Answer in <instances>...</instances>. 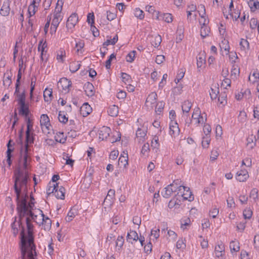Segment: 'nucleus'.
I'll use <instances>...</instances> for the list:
<instances>
[{"mask_svg":"<svg viewBox=\"0 0 259 259\" xmlns=\"http://www.w3.org/2000/svg\"><path fill=\"white\" fill-rule=\"evenodd\" d=\"M78 21L77 15L76 13L72 14L68 18L66 23V27L68 29H72L74 27Z\"/></svg>","mask_w":259,"mask_h":259,"instance_id":"nucleus-5","label":"nucleus"},{"mask_svg":"<svg viewBox=\"0 0 259 259\" xmlns=\"http://www.w3.org/2000/svg\"><path fill=\"white\" fill-rule=\"evenodd\" d=\"M157 19H162L163 21L167 23L171 22L172 21V17L171 14L169 13L162 14L159 12L158 13V16Z\"/></svg>","mask_w":259,"mask_h":259,"instance_id":"nucleus-18","label":"nucleus"},{"mask_svg":"<svg viewBox=\"0 0 259 259\" xmlns=\"http://www.w3.org/2000/svg\"><path fill=\"white\" fill-rule=\"evenodd\" d=\"M33 221L29 217L26 218V224L27 229V236L25 232L24 227L22 225L20 226V248L22 254V259L24 258L25 255L28 250V257L29 259H35L36 256L35 246L34 244V237L33 236V225L31 222Z\"/></svg>","mask_w":259,"mask_h":259,"instance_id":"nucleus-2","label":"nucleus"},{"mask_svg":"<svg viewBox=\"0 0 259 259\" xmlns=\"http://www.w3.org/2000/svg\"><path fill=\"white\" fill-rule=\"evenodd\" d=\"M192 104L189 101H184L182 105V109L183 112L188 113L191 108Z\"/></svg>","mask_w":259,"mask_h":259,"instance_id":"nucleus-32","label":"nucleus"},{"mask_svg":"<svg viewBox=\"0 0 259 259\" xmlns=\"http://www.w3.org/2000/svg\"><path fill=\"white\" fill-rule=\"evenodd\" d=\"M205 60L202 57H199L197 58V68H201L202 65L205 63Z\"/></svg>","mask_w":259,"mask_h":259,"instance_id":"nucleus-62","label":"nucleus"},{"mask_svg":"<svg viewBox=\"0 0 259 259\" xmlns=\"http://www.w3.org/2000/svg\"><path fill=\"white\" fill-rule=\"evenodd\" d=\"M206 22V19H204V22H203L201 24L202 26L200 29V35L202 38H204L208 36L209 33L210 32V28L206 25L207 23Z\"/></svg>","mask_w":259,"mask_h":259,"instance_id":"nucleus-10","label":"nucleus"},{"mask_svg":"<svg viewBox=\"0 0 259 259\" xmlns=\"http://www.w3.org/2000/svg\"><path fill=\"white\" fill-rule=\"evenodd\" d=\"M121 77L122 78V81L126 84H130L132 81L131 76L126 73L121 72Z\"/></svg>","mask_w":259,"mask_h":259,"instance_id":"nucleus-35","label":"nucleus"},{"mask_svg":"<svg viewBox=\"0 0 259 259\" xmlns=\"http://www.w3.org/2000/svg\"><path fill=\"white\" fill-rule=\"evenodd\" d=\"M183 184V183L181 180L177 179L175 180L170 185H171L174 189H176V191H178L181 192V190H183V187H185Z\"/></svg>","mask_w":259,"mask_h":259,"instance_id":"nucleus-15","label":"nucleus"},{"mask_svg":"<svg viewBox=\"0 0 259 259\" xmlns=\"http://www.w3.org/2000/svg\"><path fill=\"white\" fill-rule=\"evenodd\" d=\"M225 251V246L223 244L221 243L217 245L215 247V253L216 256L219 257L222 256L223 253Z\"/></svg>","mask_w":259,"mask_h":259,"instance_id":"nucleus-27","label":"nucleus"},{"mask_svg":"<svg viewBox=\"0 0 259 259\" xmlns=\"http://www.w3.org/2000/svg\"><path fill=\"white\" fill-rule=\"evenodd\" d=\"M115 195V191L113 189H110L107 193V195L106 196L104 202L107 201V200L110 201L111 202L112 200L113 199Z\"/></svg>","mask_w":259,"mask_h":259,"instance_id":"nucleus-38","label":"nucleus"},{"mask_svg":"<svg viewBox=\"0 0 259 259\" xmlns=\"http://www.w3.org/2000/svg\"><path fill=\"white\" fill-rule=\"evenodd\" d=\"M124 238L122 236H119L116 241V246L119 247V249L121 248L124 243Z\"/></svg>","mask_w":259,"mask_h":259,"instance_id":"nucleus-48","label":"nucleus"},{"mask_svg":"<svg viewBox=\"0 0 259 259\" xmlns=\"http://www.w3.org/2000/svg\"><path fill=\"white\" fill-rule=\"evenodd\" d=\"M25 121L27 124L26 130H32V122L29 116L25 117Z\"/></svg>","mask_w":259,"mask_h":259,"instance_id":"nucleus-53","label":"nucleus"},{"mask_svg":"<svg viewBox=\"0 0 259 259\" xmlns=\"http://www.w3.org/2000/svg\"><path fill=\"white\" fill-rule=\"evenodd\" d=\"M116 58V55L113 53L109 57L108 59L105 62V67L106 69H109L111 67V61L113 59Z\"/></svg>","mask_w":259,"mask_h":259,"instance_id":"nucleus-45","label":"nucleus"},{"mask_svg":"<svg viewBox=\"0 0 259 259\" xmlns=\"http://www.w3.org/2000/svg\"><path fill=\"white\" fill-rule=\"evenodd\" d=\"M19 114L24 116V117L29 116L30 111L28 104L25 103L23 104L19 105Z\"/></svg>","mask_w":259,"mask_h":259,"instance_id":"nucleus-13","label":"nucleus"},{"mask_svg":"<svg viewBox=\"0 0 259 259\" xmlns=\"http://www.w3.org/2000/svg\"><path fill=\"white\" fill-rule=\"evenodd\" d=\"M92 108L88 103H84L80 108V113L83 116L86 117L90 114Z\"/></svg>","mask_w":259,"mask_h":259,"instance_id":"nucleus-8","label":"nucleus"},{"mask_svg":"<svg viewBox=\"0 0 259 259\" xmlns=\"http://www.w3.org/2000/svg\"><path fill=\"white\" fill-rule=\"evenodd\" d=\"M250 197L252 198L255 202L258 200V190L257 189L253 188L251 190Z\"/></svg>","mask_w":259,"mask_h":259,"instance_id":"nucleus-44","label":"nucleus"},{"mask_svg":"<svg viewBox=\"0 0 259 259\" xmlns=\"http://www.w3.org/2000/svg\"><path fill=\"white\" fill-rule=\"evenodd\" d=\"M138 240V235L136 231L130 230L126 236L127 242L133 243V241H137Z\"/></svg>","mask_w":259,"mask_h":259,"instance_id":"nucleus-14","label":"nucleus"},{"mask_svg":"<svg viewBox=\"0 0 259 259\" xmlns=\"http://www.w3.org/2000/svg\"><path fill=\"white\" fill-rule=\"evenodd\" d=\"M44 98L46 102H50L53 98L52 89H46L44 92Z\"/></svg>","mask_w":259,"mask_h":259,"instance_id":"nucleus-24","label":"nucleus"},{"mask_svg":"<svg viewBox=\"0 0 259 259\" xmlns=\"http://www.w3.org/2000/svg\"><path fill=\"white\" fill-rule=\"evenodd\" d=\"M219 93V91L218 90V89H211V91L209 93V95L210 96V98L212 100L215 99L218 97V94Z\"/></svg>","mask_w":259,"mask_h":259,"instance_id":"nucleus-51","label":"nucleus"},{"mask_svg":"<svg viewBox=\"0 0 259 259\" xmlns=\"http://www.w3.org/2000/svg\"><path fill=\"white\" fill-rule=\"evenodd\" d=\"M253 241L254 247L256 250H259V234L254 236Z\"/></svg>","mask_w":259,"mask_h":259,"instance_id":"nucleus-63","label":"nucleus"},{"mask_svg":"<svg viewBox=\"0 0 259 259\" xmlns=\"http://www.w3.org/2000/svg\"><path fill=\"white\" fill-rule=\"evenodd\" d=\"M136 53V51H132L130 53H128L126 57V61L130 63L133 62L134 60Z\"/></svg>","mask_w":259,"mask_h":259,"instance_id":"nucleus-43","label":"nucleus"},{"mask_svg":"<svg viewBox=\"0 0 259 259\" xmlns=\"http://www.w3.org/2000/svg\"><path fill=\"white\" fill-rule=\"evenodd\" d=\"M50 185H51L50 184ZM59 188L58 186V184H53L52 186L50 185L47 190V193L48 195L51 194V193H53L55 192L56 188Z\"/></svg>","mask_w":259,"mask_h":259,"instance_id":"nucleus-50","label":"nucleus"},{"mask_svg":"<svg viewBox=\"0 0 259 259\" xmlns=\"http://www.w3.org/2000/svg\"><path fill=\"white\" fill-rule=\"evenodd\" d=\"M83 89L87 96L92 97L94 95V87L92 83L86 82L83 86Z\"/></svg>","mask_w":259,"mask_h":259,"instance_id":"nucleus-9","label":"nucleus"},{"mask_svg":"<svg viewBox=\"0 0 259 259\" xmlns=\"http://www.w3.org/2000/svg\"><path fill=\"white\" fill-rule=\"evenodd\" d=\"M80 66L78 62H72L70 64L69 70L72 73H75L80 68Z\"/></svg>","mask_w":259,"mask_h":259,"instance_id":"nucleus-31","label":"nucleus"},{"mask_svg":"<svg viewBox=\"0 0 259 259\" xmlns=\"http://www.w3.org/2000/svg\"><path fill=\"white\" fill-rule=\"evenodd\" d=\"M194 114H193L192 117L194 121L195 122V123H202L204 122V119L202 116L200 115H199V117H194Z\"/></svg>","mask_w":259,"mask_h":259,"instance_id":"nucleus-58","label":"nucleus"},{"mask_svg":"<svg viewBox=\"0 0 259 259\" xmlns=\"http://www.w3.org/2000/svg\"><path fill=\"white\" fill-rule=\"evenodd\" d=\"M243 217L245 219H250L252 215V211L249 208H246L243 211Z\"/></svg>","mask_w":259,"mask_h":259,"instance_id":"nucleus-41","label":"nucleus"},{"mask_svg":"<svg viewBox=\"0 0 259 259\" xmlns=\"http://www.w3.org/2000/svg\"><path fill=\"white\" fill-rule=\"evenodd\" d=\"M210 141V140L208 138H203V139H202V141L201 142L202 146L204 148H207L209 144Z\"/></svg>","mask_w":259,"mask_h":259,"instance_id":"nucleus-60","label":"nucleus"},{"mask_svg":"<svg viewBox=\"0 0 259 259\" xmlns=\"http://www.w3.org/2000/svg\"><path fill=\"white\" fill-rule=\"evenodd\" d=\"M227 95L225 93H222L221 95L218 98V102L220 103V104L222 105L223 106H225V105L227 103Z\"/></svg>","mask_w":259,"mask_h":259,"instance_id":"nucleus-40","label":"nucleus"},{"mask_svg":"<svg viewBox=\"0 0 259 259\" xmlns=\"http://www.w3.org/2000/svg\"><path fill=\"white\" fill-rule=\"evenodd\" d=\"M15 174L16 178L14 181V189L16 195L17 210L19 215L18 225L20 227L22 220L25 216H28L33 222H36L35 218L37 216L27 207V174L20 169L16 171Z\"/></svg>","mask_w":259,"mask_h":259,"instance_id":"nucleus-1","label":"nucleus"},{"mask_svg":"<svg viewBox=\"0 0 259 259\" xmlns=\"http://www.w3.org/2000/svg\"><path fill=\"white\" fill-rule=\"evenodd\" d=\"M12 83L11 76L8 75L3 80V84L5 86L9 87Z\"/></svg>","mask_w":259,"mask_h":259,"instance_id":"nucleus-59","label":"nucleus"},{"mask_svg":"<svg viewBox=\"0 0 259 259\" xmlns=\"http://www.w3.org/2000/svg\"><path fill=\"white\" fill-rule=\"evenodd\" d=\"M164 105L165 103L163 101H160L157 103L155 107V112L157 114H160L162 112Z\"/></svg>","mask_w":259,"mask_h":259,"instance_id":"nucleus-37","label":"nucleus"},{"mask_svg":"<svg viewBox=\"0 0 259 259\" xmlns=\"http://www.w3.org/2000/svg\"><path fill=\"white\" fill-rule=\"evenodd\" d=\"M30 150V148L27 147V146H26V147L25 148V149H24V151H23V149H22L21 150V156H23V168L24 170L21 169L20 167L17 168L14 172V175H15V180H16V171L18 170H20L24 172L27 174V176H28V172L27 171H26V169L27 168V161L30 159V153L29 151ZM28 179V177L27 178V179Z\"/></svg>","mask_w":259,"mask_h":259,"instance_id":"nucleus-3","label":"nucleus"},{"mask_svg":"<svg viewBox=\"0 0 259 259\" xmlns=\"http://www.w3.org/2000/svg\"><path fill=\"white\" fill-rule=\"evenodd\" d=\"M99 138L101 140H108L110 133L109 131H99Z\"/></svg>","mask_w":259,"mask_h":259,"instance_id":"nucleus-34","label":"nucleus"},{"mask_svg":"<svg viewBox=\"0 0 259 259\" xmlns=\"http://www.w3.org/2000/svg\"><path fill=\"white\" fill-rule=\"evenodd\" d=\"M147 132V131H137L136 136L138 138H139V142L141 141L143 142L145 140Z\"/></svg>","mask_w":259,"mask_h":259,"instance_id":"nucleus-33","label":"nucleus"},{"mask_svg":"<svg viewBox=\"0 0 259 259\" xmlns=\"http://www.w3.org/2000/svg\"><path fill=\"white\" fill-rule=\"evenodd\" d=\"M10 4L9 0L7 2H5L1 9L0 13L3 16H7L10 13V8L9 7Z\"/></svg>","mask_w":259,"mask_h":259,"instance_id":"nucleus-23","label":"nucleus"},{"mask_svg":"<svg viewBox=\"0 0 259 259\" xmlns=\"http://www.w3.org/2000/svg\"><path fill=\"white\" fill-rule=\"evenodd\" d=\"M41 212V217L42 218L39 221L35 222L39 225L42 224L44 225V229L45 230H49L51 228L52 221L48 217H46L43 213L42 210H39Z\"/></svg>","mask_w":259,"mask_h":259,"instance_id":"nucleus-4","label":"nucleus"},{"mask_svg":"<svg viewBox=\"0 0 259 259\" xmlns=\"http://www.w3.org/2000/svg\"><path fill=\"white\" fill-rule=\"evenodd\" d=\"M257 20L256 18H251L250 21V27L252 29H254L258 25Z\"/></svg>","mask_w":259,"mask_h":259,"instance_id":"nucleus-52","label":"nucleus"},{"mask_svg":"<svg viewBox=\"0 0 259 259\" xmlns=\"http://www.w3.org/2000/svg\"><path fill=\"white\" fill-rule=\"evenodd\" d=\"M116 17V14L114 13H112L110 11H107V19L109 21H112L114 20Z\"/></svg>","mask_w":259,"mask_h":259,"instance_id":"nucleus-57","label":"nucleus"},{"mask_svg":"<svg viewBox=\"0 0 259 259\" xmlns=\"http://www.w3.org/2000/svg\"><path fill=\"white\" fill-rule=\"evenodd\" d=\"M17 97H18V102L19 105L23 104L26 103L25 102L26 97H25V94L24 91L21 94H17Z\"/></svg>","mask_w":259,"mask_h":259,"instance_id":"nucleus-39","label":"nucleus"},{"mask_svg":"<svg viewBox=\"0 0 259 259\" xmlns=\"http://www.w3.org/2000/svg\"><path fill=\"white\" fill-rule=\"evenodd\" d=\"M40 123L41 126H44L49 130L50 125V119L47 114H42L40 116Z\"/></svg>","mask_w":259,"mask_h":259,"instance_id":"nucleus-21","label":"nucleus"},{"mask_svg":"<svg viewBox=\"0 0 259 259\" xmlns=\"http://www.w3.org/2000/svg\"><path fill=\"white\" fill-rule=\"evenodd\" d=\"M149 145L148 143H145L144 144V145L142 146L141 153L143 155H146V154L148 152L149 150Z\"/></svg>","mask_w":259,"mask_h":259,"instance_id":"nucleus-54","label":"nucleus"},{"mask_svg":"<svg viewBox=\"0 0 259 259\" xmlns=\"http://www.w3.org/2000/svg\"><path fill=\"white\" fill-rule=\"evenodd\" d=\"M151 43L155 48H157L161 44L162 39L161 36L157 34L155 36H151Z\"/></svg>","mask_w":259,"mask_h":259,"instance_id":"nucleus-25","label":"nucleus"},{"mask_svg":"<svg viewBox=\"0 0 259 259\" xmlns=\"http://www.w3.org/2000/svg\"><path fill=\"white\" fill-rule=\"evenodd\" d=\"M125 156L121 155L118 159V164H120L123 165L124 167L128 164V155L127 153L123 152Z\"/></svg>","mask_w":259,"mask_h":259,"instance_id":"nucleus-30","label":"nucleus"},{"mask_svg":"<svg viewBox=\"0 0 259 259\" xmlns=\"http://www.w3.org/2000/svg\"><path fill=\"white\" fill-rule=\"evenodd\" d=\"M58 84L61 85L63 90H66L71 86V81L67 78H62L59 80Z\"/></svg>","mask_w":259,"mask_h":259,"instance_id":"nucleus-17","label":"nucleus"},{"mask_svg":"<svg viewBox=\"0 0 259 259\" xmlns=\"http://www.w3.org/2000/svg\"><path fill=\"white\" fill-rule=\"evenodd\" d=\"M28 198V196H27V207L28 208V209L29 208L30 209L32 210L33 209L34 207V203H35L34 198L33 196H30V200L29 202L28 203V201H27Z\"/></svg>","mask_w":259,"mask_h":259,"instance_id":"nucleus-49","label":"nucleus"},{"mask_svg":"<svg viewBox=\"0 0 259 259\" xmlns=\"http://www.w3.org/2000/svg\"><path fill=\"white\" fill-rule=\"evenodd\" d=\"M58 119L60 122L62 123H66L68 121V118L64 114H61V112L59 113Z\"/></svg>","mask_w":259,"mask_h":259,"instance_id":"nucleus-61","label":"nucleus"},{"mask_svg":"<svg viewBox=\"0 0 259 259\" xmlns=\"http://www.w3.org/2000/svg\"><path fill=\"white\" fill-rule=\"evenodd\" d=\"M84 43L83 40H79L76 42L75 47L77 48V52H78L79 50L82 49L84 47Z\"/></svg>","mask_w":259,"mask_h":259,"instance_id":"nucleus-64","label":"nucleus"},{"mask_svg":"<svg viewBox=\"0 0 259 259\" xmlns=\"http://www.w3.org/2000/svg\"><path fill=\"white\" fill-rule=\"evenodd\" d=\"M249 177L248 172L246 170H241L236 174V179L239 182H244Z\"/></svg>","mask_w":259,"mask_h":259,"instance_id":"nucleus-12","label":"nucleus"},{"mask_svg":"<svg viewBox=\"0 0 259 259\" xmlns=\"http://www.w3.org/2000/svg\"><path fill=\"white\" fill-rule=\"evenodd\" d=\"M239 244V243L237 241H231L230 244V248L231 252H232L233 251L235 252L238 251L240 249Z\"/></svg>","mask_w":259,"mask_h":259,"instance_id":"nucleus-36","label":"nucleus"},{"mask_svg":"<svg viewBox=\"0 0 259 259\" xmlns=\"http://www.w3.org/2000/svg\"><path fill=\"white\" fill-rule=\"evenodd\" d=\"M183 193L182 194V196L184 200H188L189 201H192L194 200V196L192 194L190 189L188 187H183Z\"/></svg>","mask_w":259,"mask_h":259,"instance_id":"nucleus-6","label":"nucleus"},{"mask_svg":"<svg viewBox=\"0 0 259 259\" xmlns=\"http://www.w3.org/2000/svg\"><path fill=\"white\" fill-rule=\"evenodd\" d=\"M240 45L241 47H242L244 49H248L249 48V42L248 41L245 39L242 38L240 42Z\"/></svg>","mask_w":259,"mask_h":259,"instance_id":"nucleus-56","label":"nucleus"},{"mask_svg":"<svg viewBox=\"0 0 259 259\" xmlns=\"http://www.w3.org/2000/svg\"><path fill=\"white\" fill-rule=\"evenodd\" d=\"M77 210L74 208H72L68 212L67 217L65 218V220L67 222H69L72 220V219L77 215Z\"/></svg>","mask_w":259,"mask_h":259,"instance_id":"nucleus-29","label":"nucleus"},{"mask_svg":"<svg viewBox=\"0 0 259 259\" xmlns=\"http://www.w3.org/2000/svg\"><path fill=\"white\" fill-rule=\"evenodd\" d=\"M109 114L111 116H115L118 113V107L113 105L112 107L110 108L108 111Z\"/></svg>","mask_w":259,"mask_h":259,"instance_id":"nucleus-46","label":"nucleus"},{"mask_svg":"<svg viewBox=\"0 0 259 259\" xmlns=\"http://www.w3.org/2000/svg\"><path fill=\"white\" fill-rule=\"evenodd\" d=\"M58 188H56V190L54 192V195L56 196V197L57 199H64L65 198V188L61 186L60 188H59V189H58Z\"/></svg>","mask_w":259,"mask_h":259,"instance_id":"nucleus-20","label":"nucleus"},{"mask_svg":"<svg viewBox=\"0 0 259 259\" xmlns=\"http://www.w3.org/2000/svg\"><path fill=\"white\" fill-rule=\"evenodd\" d=\"M67 136L63 132L60 131L57 132L55 136V139L56 142L60 143H64L66 141Z\"/></svg>","mask_w":259,"mask_h":259,"instance_id":"nucleus-22","label":"nucleus"},{"mask_svg":"<svg viewBox=\"0 0 259 259\" xmlns=\"http://www.w3.org/2000/svg\"><path fill=\"white\" fill-rule=\"evenodd\" d=\"M110 132V135L108 138V141L111 143H113L118 141H119L121 138V134L119 132V131H113V132L111 131H109Z\"/></svg>","mask_w":259,"mask_h":259,"instance_id":"nucleus-7","label":"nucleus"},{"mask_svg":"<svg viewBox=\"0 0 259 259\" xmlns=\"http://www.w3.org/2000/svg\"><path fill=\"white\" fill-rule=\"evenodd\" d=\"M157 99V95L155 92L151 93L146 99L145 104L148 106V104L151 105L155 104Z\"/></svg>","mask_w":259,"mask_h":259,"instance_id":"nucleus-16","label":"nucleus"},{"mask_svg":"<svg viewBox=\"0 0 259 259\" xmlns=\"http://www.w3.org/2000/svg\"><path fill=\"white\" fill-rule=\"evenodd\" d=\"M33 131H25L26 139L24 148L26 146L29 147V144H32L33 143Z\"/></svg>","mask_w":259,"mask_h":259,"instance_id":"nucleus-19","label":"nucleus"},{"mask_svg":"<svg viewBox=\"0 0 259 259\" xmlns=\"http://www.w3.org/2000/svg\"><path fill=\"white\" fill-rule=\"evenodd\" d=\"M94 15L93 13H89L87 16V22L89 24H91L92 25L94 24Z\"/></svg>","mask_w":259,"mask_h":259,"instance_id":"nucleus-55","label":"nucleus"},{"mask_svg":"<svg viewBox=\"0 0 259 259\" xmlns=\"http://www.w3.org/2000/svg\"><path fill=\"white\" fill-rule=\"evenodd\" d=\"M248 5L251 12H254L256 10L259 9V2L257 0L254 2H253V0H250L248 2Z\"/></svg>","mask_w":259,"mask_h":259,"instance_id":"nucleus-28","label":"nucleus"},{"mask_svg":"<svg viewBox=\"0 0 259 259\" xmlns=\"http://www.w3.org/2000/svg\"><path fill=\"white\" fill-rule=\"evenodd\" d=\"M135 16L140 20L144 18V12L139 8H136L135 10Z\"/></svg>","mask_w":259,"mask_h":259,"instance_id":"nucleus-42","label":"nucleus"},{"mask_svg":"<svg viewBox=\"0 0 259 259\" xmlns=\"http://www.w3.org/2000/svg\"><path fill=\"white\" fill-rule=\"evenodd\" d=\"M252 133V131L251 132ZM256 137L255 134L251 133L247 139V146L249 148L252 149L255 146L256 141Z\"/></svg>","mask_w":259,"mask_h":259,"instance_id":"nucleus-11","label":"nucleus"},{"mask_svg":"<svg viewBox=\"0 0 259 259\" xmlns=\"http://www.w3.org/2000/svg\"><path fill=\"white\" fill-rule=\"evenodd\" d=\"M61 20H62V19H61V20L59 21V19L54 18L52 20V25H51V30H52V29H54V31L56 32L57 28V27L60 23V22L61 21Z\"/></svg>","mask_w":259,"mask_h":259,"instance_id":"nucleus-47","label":"nucleus"},{"mask_svg":"<svg viewBox=\"0 0 259 259\" xmlns=\"http://www.w3.org/2000/svg\"><path fill=\"white\" fill-rule=\"evenodd\" d=\"M164 189V192H162V195L163 197L166 198H169L172 192H176V189H174L170 184L165 187Z\"/></svg>","mask_w":259,"mask_h":259,"instance_id":"nucleus-26","label":"nucleus"}]
</instances>
